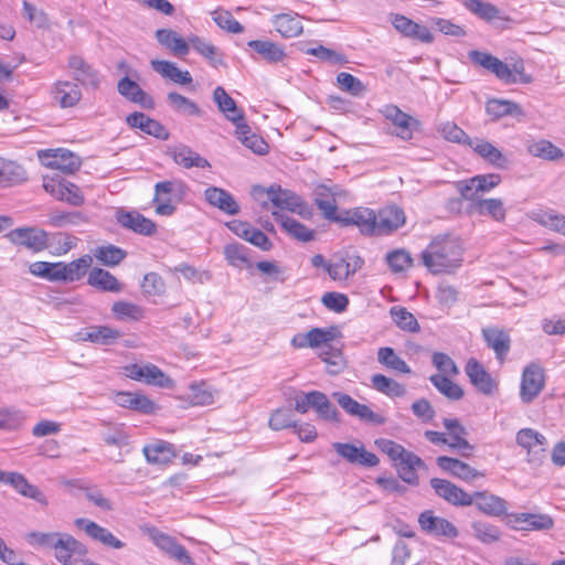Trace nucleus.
I'll list each match as a JSON object with an SVG mask.
<instances>
[{
    "label": "nucleus",
    "instance_id": "nucleus-22",
    "mask_svg": "<svg viewBox=\"0 0 565 565\" xmlns=\"http://www.w3.org/2000/svg\"><path fill=\"white\" fill-rule=\"evenodd\" d=\"M117 222L127 230L137 234L149 236L156 231V224L137 211L119 210L116 214Z\"/></svg>",
    "mask_w": 565,
    "mask_h": 565
},
{
    "label": "nucleus",
    "instance_id": "nucleus-59",
    "mask_svg": "<svg viewBox=\"0 0 565 565\" xmlns=\"http://www.w3.org/2000/svg\"><path fill=\"white\" fill-rule=\"evenodd\" d=\"M312 398L313 409L320 418L328 422H339V412L330 403L326 394L318 391L316 395H312Z\"/></svg>",
    "mask_w": 565,
    "mask_h": 565
},
{
    "label": "nucleus",
    "instance_id": "nucleus-27",
    "mask_svg": "<svg viewBox=\"0 0 565 565\" xmlns=\"http://www.w3.org/2000/svg\"><path fill=\"white\" fill-rule=\"evenodd\" d=\"M114 402L124 408L136 411L146 415L156 411V404L145 394L134 392H118L114 396Z\"/></svg>",
    "mask_w": 565,
    "mask_h": 565
},
{
    "label": "nucleus",
    "instance_id": "nucleus-43",
    "mask_svg": "<svg viewBox=\"0 0 565 565\" xmlns=\"http://www.w3.org/2000/svg\"><path fill=\"white\" fill-rule=\"evenodd\" d=\"M142 451L149 463L166 465L175 457L173 445L167 441L147 445Z\"/></svg>",
    "mask_w": 565,
    "mask_h": 565
},
{
    "label": "nucleus",
    "instance_id": "nucleus-5",
    "mask_svg": "<svg viewBox=\"0 0 565 565\" xmlns=\"http://www.w3.org/2000/svg\"><path fill=\"white\" fill-rule=\"evenodd\" d=\"M268 200L280 210H287L302 217L311 216V209L296 193L271 185L266 190Z\"/></svg>",
    "mask_w": 565,
    "mask_h": 565
},
{
    "label": "nucleus",
    "instance_id": "nucleus-3",
    "mask_svg": "<svg viewBox=\"0 0 565 565\" xmlns=\"http://www.w3.org/2000/svg\"><path fill=\"white\" fill-rule=\"evenodd\" d=\"M54 557L63 565H89L86 546L68 533L62 532L54 546Z\"/></svg>",
    "mask_w": 565,
    "mask_h": 565
},
{
    "label": "nucleus",
    "instance_id": "nucleus-52",
    "mask_svg": "<svg viewBox=\"0 0 565 565\" xmlns=\"http://www.w3.org/2000/svg\"><path fill=\"white\" fill-rule=\"evenodd\" d=\"M111 312L120 321H139L145 317V309L129 301H115L111 306Z\"/></svg>",
    "mask_w": 565,
    "mask_h": 565
},
{
    "label": "nucleus",
    "instance_id": "nucleus-38",
    "mask_svg": "<svg viewBox=\"0 0 565 565\" xmlns=\"http://www.w3.org/2000/svg\"><path fill=\"white\" fill-rule=\"evenodd\" d=\"M275 30L286 39L296 38L303 31L302 23L298 14L295 13H280L271 19Z\"/></svg>",
    "mask_w": 565,
    "mask_h": 565
},
{
    "label": "nucleus",
    "instance_id": "nucleus-46",
    "mask_svg": "<svg viewBox=\"0 0 565 565\" xmlns=\"http://www.w3.org/2000/svg\"><path fill=\"white\" fill-rule=\"evenodd\" d=\"M235 127V134L239 141L254 153L265 154L268 151V145L265 140L256 134H253L249 126L244 120Z\"/></svg>",
    "mask_w": 565,
    "mask_h": 565
},
{
    "label": "nucleus",
    "instance_id": "nucleus-15",
    "mask_svg": "<svg viewBox=\"0 0 565 565\" xmlns=\"http://www.w3.org/2000/svg\"><path fill=\"white\" fill-rule=\"evenodd\" d=\"M430 486L435 490L436 494L443 498L448 503L456 507H469L473 502L471 494L463 491L461 488L451 483L448 480L433 478Z\"/></svg>",
    "mask_w": 565,
    "mask_h": 565
},
{
    "label": "nucleus",
    "instance_id": "nucleus-11",
    "mask_svg": "<svg viewBox=\"0 0 565 565\" xmlns=\"http://www.w3.org/2000/svg\"><path fill=\"white\" fill-rule=\"evenodd\" d=\"M74 525L83 530L84 533L93 541L103 544L104 546L120 550L125 547V543L117 539L108 529L99 525L98 523L86 519L77 518L74 521Z\"/></svg>",
    "mask_w": 565,
    "mask_h": 565
},
{
    "label": "nucleus",
    "instance_id": "nucleus-48",
    "mask_svg": "<svg viewBox=\"0 0 565 565\" xmlns=\"http://www.w3.org/2000/svg\"><path fill=\"white\" fill-rule=\"evenodd\" d=\"M377 361L380 364L391 371L403 374H409L412 372L408 364L395 352L393 348L390 347H383L379 349Z\"/></svg>",
    "mask_w": 565,
    "mask_h": 565
},
{
    "label": "nucleus",
    "instance_id": "nucleus-58",
    "mask_svg": "<svg viewBox=\"0 0 565 565\" xmlns=\"http://www.w3.org/2000/svg\"><path fill=\"white\" fill-rule=\"evenodd\" d=\"M121 333L114 328H110L108 326H97L92 327L84 337V340L99 343V344H109L117 340Z\"/></svg>",
    "mask_w": 565,
    "mask_h": 565
},
{
    "label": "nucleus",
    "instance_id": "nucleus-14",
    "mask_svg": "<svg viewBox=\"0 0 565 565\" xmlns=\"http://www.w3.org/2000/svg\"><path fill=\"white\" fill-rule=\"evenodd\" d=\"M9 238L12 243L24 246L35 253L53 245L49 243V235L45 231L34 227L15 228L9 233Z\"/></svg>",
    "mask_w": 565,
    "mask_h": 565
},
{
    "label": "nucleus",
    "instance_id": "nucleus-20",
    "mask_svg": "<svg viewBox=\"0 0 565 565\" xmlns=\"http://www.w3.org/2000/svg\"><path fill=\"white\" fill-rule=\"evenodd\" d=\"M341 192L339 186H328L324 184H319L315 189V203L324 218L337 222L340 217L337 215V198Z\"/></svg>",
    "mask_w": 565,
    "mask_h": 565
},
{
    "label": "nucleus",
    "instance_id": "nucleus-54",
    "mask_svg": "<svg viewBox=\"0 0 565 565\" xmlns=\"http://www.w3.org/2000/svg\"><path fill=\"white\" fill-rule=\"evenodd\" d=\"M167 102L169 106L179 114L188 116H201L202 114L195 102L177 92H170L167 95Z\"/></svg>",
    "mask_w": 565,
    "mask_h": 565
},
{
    "label": "nucleus",
    "instance_id": "nucleus-17",
    "mask_svg": "<svg viewBox=\"0 0 565 565\" xmlns=\"http://www.w3.org/2000/svg\"><path fill=\"white\" fill-rule=\"evenodd\" d=\"M501 181L499 174H482L476 175L469 180L462 181L458 184V190L462 198L469 201L478 200L479 192H488L495 188Z\"/></svg>",
    "mask_w": 565,
    "mask_h": 565
},
{
    "label": "nucleus",
    "instance_id": "nucleus-13",
    "mask_svg": "<svg viewBox=\"0 0 565 565\" xmlns=\"http://www.w3.org/2000/svg\"><path fill=\"white\" fill-rule=\"evenodd\" d=\"M147 533L153 544L168 554L170 557L182 564H192V558L190 557L188 551L180 545L172 536L159 531L156 527H149Z\"/></svg>",
    "mask_w": 565,
    "mask_h": 565
},
{
    "label": "nucleus",
    "instance_id": "nucleus-44",
    "mask_svg": "<svg viewBox=\"0 0 565 565\" xmlns=\"http://www.w3.org/2000/svg\"><path fill=\"white\" fill-rule=\"evenodd\" d=\"M156 38L161 45L174 55L184 56L189 53L188 42L173 30L160 29L156 32Z\"/></svg>",
    "mask_w": 565,
    "mask_h": 565
},
{
    "label": "nucleus",
    "instance_id": "nucleus-23",
    "mask_svg": "<svg viewBox=\"0 0 565 565\" xmlns=\"http://www.w3.org/2000/svg\"><path fill=\"white\" fill-rule=\"evenodd\" d=\"M466 373L471 384L482 394L491 395L497 390V383L476 359H470L466 365Z\"/></svg>",
    "mask_w": 565,
    "mask_h": 565
},
{
    "label": "nucleus",
    "instance_id": "nucleus-10",
    "mask_svg": "<svg viewBox=\"0 0 565 565\" xmlns=\"http://www.w3.org/2000/svg\"><path fill=\"white\" fill-rule=\"evenodd\" d=\"M74 525L83 530L84 533L93 541L103 544L104 546L120 550L125 547V543L117 539L108 529L99 525L98 523L86 519L77 518L74 521Z\"/></svg>",
    "mask_w": 565,
    "mask_h": 565
},
{
    "label": "nucleus",
    "instance_id": "nucleus-21",
    "mask_svg": "<svg viewBox=\"0 0 565 565\" xmlns=\"http://www.w3.org/2000/svg\"><path fill=\"white\" fill-rule=\"evenodd\" d=\"M383 114L395 126V135L397 137L403 140L412 139L413 129L418 125L416 119L393 105L386 106Z\"/></svg>",
    "mask_w": 565,
    "mask_h": 565
},
{
    "label": "nucleus",
    "instance_id": "nucleus-41",
    "mask_svg": "<svg viewBox=\"0 0 565 565\" xmlns=\"http://www.w3.org/2000/svg\"><path fill=\"white\" fill-rule=\"evenodd\" d=\"M9 484L21 495L36 501L42 507L49 505L45 494L36 486L31 484L23 475L14 472Z\"/></svg>",
    "mask_w": 565,
    "mask_h": 565
},
{
    "label": "nucleus",
    "instance_id": "nucleus-57",
    "mask_svg": "<svg viewBox=\"0 0 565 565\" xmlns=\"http://www.w3.org/2000/svg\"><path fill=\"white\" fill-rule=\"evenodd\" d=\"M473 202L478 214L491 216L493 220L499 222L505 218V210L503 207V202L500 199H478Z\"/></svg>",
    "mask_w": 565,
    "mask_h": 565
},
{
    "label": "nucleus",
    "instance_id": "nucleus-9",
    "mask_svg": "<svg viewBox=\"0 0 565 565\" xmlns=\"http://www.w3.org/2000/svg\"><path fill=\"white\" fill-rule=\"evenodd\" d=\"M74 525L83 530L84 533L93 541L103 544L104 546L120 550L125 547V543L117 539L108 529L99 525L98 523L86 519L77 518L74 521Z\"/></svg>",
    "mask_w": 565,
    "mask_h": 565
},
{
    "label": "nucleus",
    "instance_id": "nucleus-24",
    "mask_svg": "<svg viewBox=\"0 0 565 565\" xmlns=\"http://www.w3.org/2000/svg\"><path fill=\"white\" fill-rule=\"evenodd\" d=\"M406 216L402 209L392 205L382 209L376 214V235L390 234L405 224Z\"/></svg>",
    "mask_w": 565,
    "mask_h": 565
},
{
    "label": "nucleus",
    "instance_id": "nucleus-47",
    "mask_svg": "<svg viewBox=\"0 0 565 565\" xmlns=\"http://www.w3.org/2000/svg\"><path fill=\"white\" fill-rule=\"evenodd\" d=\"M516 443L529 454L537 455L545 451L546 438L532 428H524L516 434Z\"/></svg>",
    "mask_w": 565,
    "mask_h": 565
},
{
    "label": "nucleus",
    "instance_id": "nucleus-29",
    "mask_svg": "<svg viewBox=\"0 0 565 565\" xmlns=\"http://www.w3.org/2000/svg\"><path fill=\"white\" fill-rule=\"evenodd\" d=\"M471 497L473 498L472 504H475L480 512L490 516L507 514L508 508L504 499L487 491H477L472 493Z\"/></svg>",
    "mask_w": 565,
    "mask_h": 565
},
{
    "label": "nucleus",
    "instance_id": "nucleus-31",
    "mask_svg": "<svg viewBox=\"0 0 565 565\" xmlns=\"http://www.w3.org/2000/svg\"><path fill=\"white\" fill-rule=\"evenodd\" d=\"M499 79L507 84H529L532 82V77L524 73L523 63H514L513 67L497 57L491 71Z\"/></svg>",
    "mask_w": 565,
    "mask_h": 565
},
{
    "label": "nucleus",
    "instance_id": "nucleus-7",
    "mask_svg": "<svg viewBox=\"0 0 565 565\" xmlns=\"http://www.w3.org/2000/svg\"><path fill=\"white\" fill-rule=\"evenodd\" d=\"M39 158L45 167L65 173H74L82 164L78 156L62 148L40 151Z\"/></svg>",
    "mask_w": 565,
    "mask_h": 565
},
{
    "label": "nucleus",
    "instance_id": "nucleus-39",
    "mask_svg": "<svg viewBox=\"0 0 565 565\" xmlns=\"http://www.w3.org/2000/svg\"><path fill=\"white\" fill-rule=\"evenodd\" d=\"M482 335L487 345L494 351L497 358L503 361L510 350L511 340L509 334L501 329L484 328L482 329Z\"/></svg>",
    "mask_w": 565,
    "mask_h": 565
},
{
    "label": "nucleus",
    "instance_id": "nucleus-32",
    "mask_svg": "<svg viewBox=\"0 0 565 565\" xmlns=\"http://www.w3.org/2000/svg\"><path fill=\"white\" fill-rule=\"evenodd\" d=\"M126 121L129 127L138 128L156 138L166 140L169 137L168 130L159 121L150 118L143 113L135 111L127 117Z\"/></svg>",
    "mask_w": 565,
    "mask_h": 565
},
{
    "label": "nucleus",
    "instance_id": "nucleus-30",
    "mask_svg": "<svg viewBox=\"0 0 565 565\" xmlns=\"http://www.w3.org/2000/svg\"><path fill=\"white\" fill-rule=\"evenodd\" d=\"M204 198L210 205L217 207L220 211L228 215H236L239 213V205L234 196L222 188H207L204 191Z\"/></svg>",
    "mask_w": 565,
    "mask_h": 565
},
{
    "label": "nucleus",
    "instance_id": "nucleus-40",
    "mask_svg": "<svg viewBox=\"0 0 565 565\" xmlns=\"http://www.w3.org/2000/svg\"><path fill=\"white\" fill-rule=\"evenodd\" d=\"M174 162L185 169L209 168L210 162L201 157L198 152L192 150L189 146L178 145L171 151Z\"/></svg>",
    "mask_w": 565,
    "mask_h": 565
},
{
    "label": "nucleus",
    "instance_id": "nucleus-37",
    "mask_svg": "<svg viewBox=\"0 0 565 565\" xmlns=\"http://www.w3.org/2000/svg\"><path fill=\"white\" fill-rule=\"evenodd\" d=\"M271 215L280 223L284 231L295 239L305 243L313 239L315 232L295 218L286 216L278 211H274Z\"/></svg>",
    "mask_w": 565,
    "mask_h": 565
},
{
    "label": "nucleus",
    "instance_id": "nucleus-61",
    "mask_svg": "<svg viewBox=\"0 0 565 565\" xmlns=\"http://www.w3.org/2000/svg\"><path fill=\"white\" fill-rule=\"evenodd\" d=\"M25 179L24 169L14 161L0 159V183H18Z\"/></svg>",
    "mask_w": 565,
    "mask_h": 565
},
{
    "label": "nucleus",
    "instance_id": "nucleus-60",
    "mask_svg": "<svg viewBox=\"0 0 565 565\" xmlns=\"http://www.w3.org/2000/svg\"><path fill=\"white\" fill-rule=\"evenodd\" d=\"M473 536L483 544H491L500 539L498 526L484 521H476L471 525Z\"/></svg>",
    "mask_w": 565,
    "mask_h": 565
},
{
    "label": "nucleus",
    "instance_id": "nucleus-64",
    "mask_svg": "<svg viewBox=\"0 0 565 565\" xmlns=\"http://www.w3.org/2000/svg\"><path fill=\"white\" fill-rule=\"evenodd\" d=\"M212 18L221 29L230 33L237 34L244 31L243 25L227 10L216 9L212 12Z\"/></svg>",
    "mask_w": 565,
    "mask_h": 565
},
{
    "label": "nucleus",
    "instance_id": "nucleus-8",
    "mask_svg": "<svg viewBox=\"0 0 565 565\" xmlns=\"http://www.w3.org/2000/svg\"><path fill=\"white\" fill-rule=\"evenodd\" d=\"M418 523L423 532L435 537L456 539L458 529L447 519L437 516L431 510L422 512Z\"/></svg>",
    "mask_w": 565,
    "mask_h": 565
},
{
    "label": "nucleus",
    "instance_id": "nucleus-36",
    "mask_svg": "<svg viewBox=\"0 0 565 565\" xmlns=\"http://www.w3.org/2000/svg\"><path fill=\"white\" fill-rule=\"evenodd\" d=\"M87 284L102 291L120 292L124 289L122 284L111 273L98 267L88 273Z\"/></svg>",
    "mask_w": 565,
    "mask_h": 565
},
{
    "label": "nucleus",
    "instance_id": "nucleus-19",
    "mask_svg": "<svg viewBox=\"0 0 565 565\" xmlns=\"http://www.w3.org/2000/svg\"><path fill=\"white\" fill-rule=\"evenodd\" d=\"M68 67L73 72L74 79L84 87L97 89L100 85V74L82 56L72 55L68 58Z\"/></svg>",
    "mask_w": 565,
    "mask_h": 565
},
{
    "label": "nucleus",
    "instance_id": "nucleus-56",
    "mask_svg": "<svg viewBox=\"0 0 565 565\" xmlns=\"http://www.w3.org/2000/svg\"><path fill=\"white\" fill-rule=\"evenodd\" d=\"M429 381L439 393L449 399L459 401L463 396V390L443 374H434Z\"/></svg>",
    "mask_w": 565,
    "mask_h": 565
},
{
    "label": "nucleus",
    "instance_id": "nucleus-28",
    "mask_svg": "<svg viewBox=\"0 0 565 565\" xmlns=\"http://www.w3.org/2000/svg\"><path fill=\"white\" fill-rule=\"evenodd\" d=\"M394 28L403 35L418 40L423 43H431L434 36L429 29L425 25L418 24L405 15L395 14L392 19Z\"/></svg>",
    "mask_w": 565,
    "mask_h": 565
},
{
    "label": "nucleus",
    "instance_id": "nucleus-42",
    "mask_svg": "<svg viewBox=\"0 0 565 565\" xmlns=\"http://www.w3.org/2000/svg\"><path fill=\"white\" fill-rule=\"evenodd\" d=\"M247 45L271 64L279 63L286 57L284 47L268 40H252Z\"/></svg>",
    "mask_w": 565,
    "mask_h": 565
},
{
    "label": "nucleus",
    "instance_id": "nucleus-12",
    "mask_svg": "<svg viewBox=\"0 0 565 565\" xmlns=\"http://www.w3.org/2000/svg\"><path fill=\"white\" fill-rule=\"evenodd\" d=\"M507 523L516 531H545L554 525L548 514L541 513H511L508 514Z\"/></svg>",
    "mask_w": 565,
    "mask_h": 565
},
{
    "label": "nucleus",
    "instance_id": "nucleus-16",
    "mask_svg": "<svg viewBox=\"0 0 565 565\" xmlns=\"http://www.w3.org/2000/svg\"><path fill=\"white\" fill-rule=\"evenodd\" d=\"M337 222L342 225H355L363 234L376 235V214L369 207L348 210Z\"/></svg>",
    "mask_w": 565,
    "mask_h": 565
},
{
    "label": "nucleus",
    "instance_id": "nucleus-62",
    "mask_svg": "<svg viewBox=\"0 0 565 565\" xmlns=\"http://www.w3.org/2000/svg\"><path fill=\"white\" fill-rule=\"evenodd\" d=\"M337 84L341 90L354 97L363 96L366 92V86L358 77L347 72L337 75Z\"/></svg>",
    "mask_w": 565,
    "mask_h": 565
},
{
    "label": "nucleus",
    "instance_id": "nucleus-2",
    "mask_svg": "<svg viewBox=\"0 0 565 565\" xmlns=\"http://www.w3.org/2000/svg\"><path fill=\"white\" fill-rule=\"evenodd\" d=\"M375 445L394 462L399 477L405 482L409 484L418 482L417 469L425 467V462L417 455L391 439H377Z\"/></svg>",
    "mask_w": 565,
    "mask_h": 565
},
{
    "label": "nucleus",
    "instance_id": "nucleus-55",
    "mask_svg": "<svg viewBox=\"0 0 565 565\" xmlns=\"http://www.w3.org/2000/svg\"><path fill=\"white\" fill-rule=\"evenodd\" d=\"M249 249L239 243H231L224 247V256L227 263L238 269L249 266Z\"/></svg>",
    "mask_w": 565,
    "mask_h": 565
},
{
    "label": "nucleus",
    "instance_id": "nucleus-26",
    "mask_svg": "<svg viewBox=\"0 0 565 565\" xmlns=\"http://www.w3.org/2000/svg\"><path fill=\"white\" fill-rule=\"evenodd\" d=\"M44 189L57 200L65 201L74 206L82 205L84 202L79 188L74 183L51 180L44 183Z\"/></svg>",
    "mask_w": 565,
    "mask_h": 565
},
{
    "label": "nucleus",
    "instance_id": "nucleus-51",
    "mask_svg": "<svg viewBox=\"0 0 565 565\" xmlns=\"http://www.w3.org/2000/svg\"><path fill=\"white\" fill-rule=\"evenodd\" d=\"M530 154L547 161H556L564 157V151L548 140L541 139L527 146Z\"/></svg>",
    "mask_w": 565,
    "mask_h": 565
},
{
    "label": "nucleus",
    "instance_id": "nucleus-34",
    "mask_svg": "<svg viewBox=\"0 0 565 565\" xmlns=\"http://www.w3.org/2000/svg\"><path fill=\"white\" fill-rule=\"evenodd\" d=\"M52 94L54 100L62 108H70L75 106L82 98L78 85L70 81H57L53 88Z\"/></svg>",
    "mask_w": 565,
    "mask_h": 565
},
{
    "label": "nucleus",
    "instance_id": "nucleus-18",
    "mask_svg": "<svg viewBox=\"0 0 565 565\" xmlns=\"http://www.w3.org/2000/svg\"><path fill=\"white\" fill-rule=\"evenodd\" d=\"M332 448L344 460L365 467H374L379 463L375 454L367 451L364 446H355L349 443H333Z\"/></svg>",
    "mask_w": 565,
    "mask_h": 565
},
{
    "label": "nucleus",
    "instance_id": "nucleus-4",
    "mask_svg": "<svg viewBox=\"0 0 565 565\" xmlns=\"http://www.w3.org/2000/svg\"><path fill=\"white\" fill-rule=\"evenodd\" d=\"M124 374L135 381L143 382L147 385H153L162 388H171L174 382L166 375L157 365L147 364H128L124 366Z\"/></svg>",
    "mask_w": 565,
    "mask_h": 565
},
{
    "label": "nucleus",
    "instance_id": "nucleus-63",
    "mask_svg": "<svg viewBox=\"0 0 565 565\" xmlns=\"http://www.w3.org/2000/svg\"><path fill=\"white\" fill-rule=\"evenodd\" d=\"M391 316L393 321L404 331L417 332L419 331V324L413 313L407 311L403 307L391 308Z\"/></svg>",
    "mask_w": 565,
    "mask_h": 565
},
{
    "label": "nucleus",
    "instance_id": "nucleus-25",
    "mask_svg": "<svg viewBox=\"0 0 565 565\" xmlns=\"http://www.w3.org/2000/svg\"><path fill=\"white\" fill-rule=\"evenodd\" d=\"M118 93L127 100L140 105L142 108H154L153 98L146 93L135 81L130 79L128 75L118 81Z\"/></svg>",
    "mask_w": 565,
    "mask_h": 565
},
{
    "label": "nucleus",
    "instance_id": "nucleus-45",
    "mask_svg": "<svg viewBox=\"0 0 565 565\" xmlns=\"http://www.w3.org/2000/svg\"><path fill=\"white\" fill-rule=\"evenodd\" d=\"M486 111L493 119H499L505 116L521 117L524 116L522 107L511 100L507 99H490L486 104Z\"/></svg>",
    "mask_w": 565,
    "mask_h": 565
},
{
    "label": "nucleus",
    "instance_id": "nucleus-1",
    "mask_svg": "<svg viewBox=\"0 0 565 565\" xmlns=\"http://www.w3.org/2000/svg\"><path fill=\"white\" fill-rule=\"evenodd\" d=\"M463 250L459 237L451 234H439L422 252L420 259L433 275L452 274L462 265Z\"/></svg>",
    "mask_w": 565,
    "mask_h": 565
},
{
    "label": "nucleus",
    "instance_id": "nucleus-50",
    "mask_svg": "<svg viewBox=\"0 0 565 565\" xmlns=\"http://www.w3.org/2000/svg\"><path fill=\"white\" fill-rule=\"evenodd\" d=\"M92 264L93 258L90 255H83L73 262L63 263L64 282H73L82 279L87 274Z\"/></svg>",
    "mask_w": 565,
    "mask_h": 565
},
{
    "label": "nucleus",
    "instance_id": "nucleus-49",
    "mask_svg": "<svg viewBox=\"0 0 565 565\" xmlns=\"http://www.w3.org/2000/svg\"><path fill=\"white\" fill-rule=\"evenodd\" d=\"M371 383L374 390L391 398L402 397L406 394V387L403 384L383 374H374L371 377Z\"/></svg>",
    "mask_w": 565,
    "mask_h": 565
},
{
    "label": "nucleus",
    "instance_id": "nucleus-53",
    "mask_svg": "<svg viewBox=\"0 0 565 565\" xmlns=\"http://www.w3.org/2000/svg\"><path fill=\"white\" fill-rule=\"evenodd\" d=\"M93 255L103 265L114 267L126 258L127 252L118 246L108 244L96 247Z\"/></svg>",
    "mask_w": 565,
    "mask_h": 565
},
{
    "label": "nucleus",
    "instance_id": "nucleus-6",
    "mask_svg": "<svg viewBox=\"0 0 565 565\" xmlns=\"http://www.w3.org/2000/svg\"><path fill=\"white\" fill-rule=\"evenodd\" d=\"M545 387V372L539 363H530L523 369L520 398L523 403L533 402Z\"/></svg>",
    "mask_w": 565,
    "mask_h": 565
},
{
    "label": "nucleus",
    "instance_id": "nucleus-35",
    "mask_svg": "<svg viewBox=\"0 0 565 565\" xmlns=\"http://www.w3.org/2000/svg\"><path fill=\"white\" fill-rule=\"evenodd\" d=\"M150 65L154 72L160 74L163 78L170 79L178 85H190L193 78L188 71L178 68L175 63L164 60H152Z\"/></svg>",
    "mask_w": 565,
    "mask_h": 565
},
{
    "label": "nucleus",
    "instance_id": "nucleus-33",
    "mask_svg": "<svg viewBox=\"0 0 565 565\" xmlns=\"http://www.w3.org/2000/svg\"><path fill=\"white\" fill-rule=\"evenodd\" d=\"M213 100L217 105L218 110L225 118L235 126L244 120V113L239 109L235 100L226 93L222 86H217L213 92Z\"/></svg>",
    "mask_w": 565,
    "mask_h": 565
}]
</instances>
